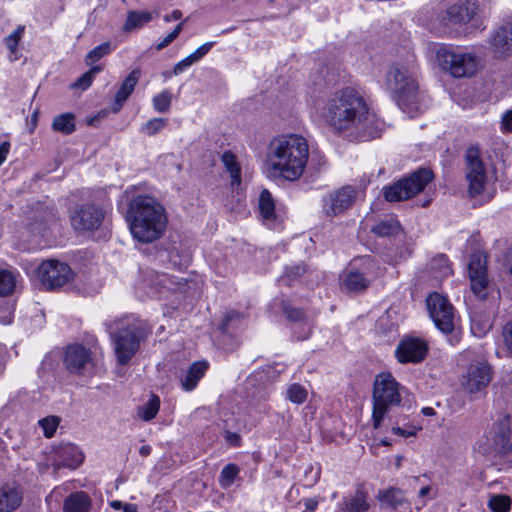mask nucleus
<instances>
[{
  "mask_svg": "<svg viewBox=\"0 0 512 512\" xmlns=\"http://www.w3.org/2000/svg\"><path fill=\"white\" fill-rule=\"evenodd\" d=\"M213 45H214V42L204 43L203 45L198 47L192 54L195 57V59H197V61H199L211 50Z\"/></svg>",
  "mask_w": 512,
  "mask_h": 512,
  "instance_id": "54",
  "label": "nucleus"
},
{
  "mask_svg": "<svg viewBox=\"0 0 512 512\" xmlns=\"http://www.w3.org/2000/svg\"><path fill=\"white\" fill-rule=\"evenodd\" d=\"M23 500V491L16 483H5L0 486V512H14Z\"/></svg>",
  "mask_w": 512,
  "mask_h": 512,
  "instance_id": "22",
  "label": "nucleus"
},
{
  "mask_svg": "<svg viewBox=\"0 0 512 512\" xmlns=\"http://www.w3.org/2000/svg\"><path fill=\"white\" fill-rule=\"evenodd\" d=\"M308 156L309 146L304 137L284 135L270 142L267 164L275 176L294 181L302 176Z\"/></svg>",
  "mask_w": 512,
  "mask_h": 512,
  "instance_id": "2",
  "label": "nucleus"
},
{
  "mask_svg": "<svg viewBox=\"0 0 512 512\" xmlns=\"http://www.w3.org/2000/svg\"><path fill=\"white\" fill-rule=\"evenodd\" d=\"M111 44L110 42H104L99 46L92 49L86 56L85 62L87 65H92L95 62L99 61L104 56L108 55L111 52Z\"/></svg>",
  "mask_w": 512,
  "mask_h": 512,
  "instance_id": "42",
  "label": "nucleus"
},
{
  "mask_svg": "<svg viewBox=\"0 0 512 512\" xmlns=\"http://www.w3.org/2000/svg\"><path fill=\"white\" fill-rule=\"evenodd\" d=\"M66 369L75 374H83L88 367H93L91 353L80 344L70 345L64 355Z\"/></svg>",
  "mask_w": 512,
  "mask_h": 512,
  "instance_id": "19",
  "label": "nucleus"
},
{
  "mask_svg": "<svg viewBox=\"0 0 512 512\" xmlns=\"http://www.w3.org/2000/svg\"><path fill=\"white\" fill-rule=\"evenodd\" d=\"M84 460V454L74 444L66 443L59 445L54 451V466L56 469L66 467L75 469L79 467Z\"/></svg>",
  "mask_w": 512,
  "mask_h": 512,
  "instance_id": "21",
  "label": "nucleus"
},
{
  "mask_svg": "<svg viewBox=\"0 0 512 512\" xmlns=\"http://www.w3.org/2000/svg\"><path fill=\"white\" fill-rule=\"evenodd\" d=\"M16 286L15 275L4 269H0V296H7L13 293Z\"/></svg>",
  "mask_w": 512,
  "mask_h": 512,
  "instance_id": "40",
  "label": "nucleus"
},
{
  "mask_svg": "<svg viewBox=\"0 0 512 512\" xmlns=\"http://www.w3.org/2000/svg\"><path fill=\"white\" fill-rule=\"evenodd\" d=\"M140 74L141 72L139 69H134L121 83L118 91L115 94V98L111 106L112 112L117 113L121 110L124 103L127 101L129 96L134 91L135 86L139 81Z\"/></svg>",
  "mask_w": 512,
  "mask_h": 512,
  "instance_id": "25",
  "label": "nucleus"
},
{
  "mask_svg": "<svg viewBox=\"0 0 512 512\" xmlns=\"http://www.w3.org/2000/svg\"><path fill=\"white\" fill-rule=\"evenodd\" d=\"M226 441L233 445V446H239L241 442V437L237 433L227 431L225 434Z\"/></svg>",
  "mask_w": 512,
  "mask_h": 512,
  "instance_id": "58",
  "label": "nucleus"
},
{
  "mask_svg": "<svg viewBox=\"0 0 512 512\" xmlns=\"http://www.w3.org/2000/svg\"><path fill=\"white\" fill-rule=\"evenodd\" d=\"M357 191L345 186L323 199V211L328 216H336L352 206Z\"/></svg>",
  "mask_w": 512,
  "mask_h": 512,
  "instance_id": "17",
  "label": "nucleus"
},
{
  "mask_svg": "<svg viewBox=\"0 0 512 512\" xmlns=\"http://www.w3.org/2000/svg\"><path fill=\"white\" fill-rule=\"evenodd\" d=\"M307 395V390L298 383L291 384L287 389L288 399L295 404L304 403L307 399Z\"/></svg>",
  "mask_w": 512,
  "mask_h": 512,
  "instance_id": "43",
  "label": "nucleus"
},
{
  "mask_svg": "<svg viewBox=\"0 0 512 512\" xmlns=\"http://www.w3.org/2000/svg\"><path fill=\"white\" fill-rule=\"evenodd\" d=\"M371 231L379 237H393L403 232L399 221L394 217H388L375 224Z\"/></svg>",
  "mask_w": 512,
  "mask_h": 512,
  "instance_id": "31",
  "label": "nucleus"
},
{
  "mask_svg": "<svg viewBox=\"0 0 512 512\" xmlns=\"http://www.w3.org/2000/svg\"><path fill=\"white\" fill-rule=\"evenodd\" d=\"M166 257L173 268L181 269L187 267L190 262V256L186 252H180L177 248H172L166 253Z\"/></svg>",
  "mask_w": 512,
  "mask_h": 512,
  "instance_id": "41",
  "label": "nucleus"
},
{
  "mask_svg": "<svg viewBox=\"0 0 512 512\" xmlns=\"http://www.w3.org/2000/svg\"><path fill=\"white\" fill-rule=\"evenodd\" d=\"M401 389V384L389 372L380 373L375 377L372 392L374 428H379L385 415L392 408L400 405Z\"/></svg>",
  "mask_w": 512,
  "mask_h": 512,
  "instance_id": "4",
  "label": "nucleus"
},
{
  "mask_svg": "<svg viewBox=\"0 0 512 512\" xmlns=\"http://www.w3.org/2000/svg\"><path fill=\"white\" fill-rule=\"evenodd\" d=\"M259 212L264 219L271 220L274 218L275 202L272 194L267 189H263L260 193Z\"/></svg>",
  "mask_w": 512,
  "mask_h": 512,
  "instance_id": "36",
  "label": "nucleus"
},
{
  "mask_svg": "<svg viewBox=\"0 0 512 512\" xmlns=\"http://www.w3.org/2000/svg\"><path fill=\"white\" fill-rule=\"evenodd\" d=\"M478 6L474 2H465L451 6L447 15L453 24L469 22L477 13Z\"/></svg>",
  "mask_w": 512,
  "mask_h": 512,
  "instance_id": "26",
  "label": "nucleus"
},
{
  "mask_svg": "<svg viewBox=\"0 0 512 512\" xmlns=\"http://www.w3.org/2000/svg\"><path fill=\"white\" fill-rule=\"evenodd\" d=\"M437 58L443 69L453 77H469L477 70V58L471 53L457 52L445 47L437 51Z\"/></svg>",
  "mask_w": 512,
  "mask_h": 512,
  "instance_id": "8",
  "label": "nucleus"
},
{
  "mask_svg": "<svg viewBox=\"0 0 512 512\" xmlns=\"http://www.w3.org/2000/svg\"><path fill=\"white\" fill-rule=\"evenodd\" d=\"M367 499L368 493L359 487L354 495L343 501L341 510L344 512H366L370 508Z\"/></svg>",
  "mask_w": 512,
  "mask_h": 512,
  "instance_id": "28",
  "label": "nucleus"
},
{
  "mask_svg": "<svg viewBox=\"0 0 512 512\" xmlns=\"http://www.w3.org/2000/svg\"><path fill=\"white\" fill-rule=\"evenodd\" d=\"M222 162L230 174L231 185H240L241 183V168L237 162L236 156L231 151H226L222 155Z\"/></svg>",
  "mask_w": 512,
  "mask_h": 512,
  "instance_id": "33",
  "label": "nucleus"
},
{
  "mask_svg": "<svg viewBox=\"0 0 512 512\" xmlns=\"http://www.w3.org/2000/svg\"><path fill=\"white\" fill-rule=\"evenodd\" d=\"M103 69L102 66H94L89 71L84 73L78 80L74 83V87L81 88L83 90L87 89L93 81L94 76L99 73Z\"/></svg>",
  "mask_w": 512,
  "mask_h": 512,
  "instance_id": "47",
  "label": "nucleus"
},
{
  "mask_svg": "<svg viewBox=\"0 0 512 512\" xmlns=\"http://www.w3.org/2000/svg\"><path fill=\"white\" fill-rule=\"evenodd\" d=\"M240 318H241V314H240V313H238V312H236V311H231V312L227 313V314H226V316H225V319H224L223 323H222V324H221V326H220V329H221L223 332H225V331L228 329V327H229V325H230V323H231L232 321H234V320H238V319H240Z\"/></svg>",
  "mask_w": 512,
  "mask_h": 512,
  "instance_id": "56",
  "label": "nucleus"
},
{
  "mask_svg": "<svg viewBox=\"0 0 512 512\" xmlns=\"http://www.w3.org/2000/svg\"><path fill=\"white\" fill-rule=\"evenodd\" d=\"M213 45H214V42L204 43L203 45L198 47L192 54L195 57V59H197V61H199L211 50Z\"/></svg>",
  "mask_w": 512,
  "mask_h": 512,
  "instance_id": "55",
  "label": "nucleus"
},
{
  "mask_svg": "<svg viewBox=\"0 0 512 512\" xmlns=\"http://www.w3.org/2000/svg\"><path fill=\"white\" fill-rule=\"evenodd\" d=\"M426 303L429 315L437 329L444 334H451L456 326V316L449 300L434 292L428 296Z\"/></svg>",
  "mask_w": 512,
  "mask_h": 512,
  "instance_id": "9",
  "label": "nucleus"
},
{
  "mask_svg": "<svg viewBox=\"0 0 512 512\" xmlns=\"http://www.w3.org/2000/svg\"><path fill=\"white\" fill-rule=\"evenodd\" d=\"M505 265L509 272L512 274V252L507 255Z\"/></svg>",
  "mask_w": 512,
  "mask_h": 512,
  "instance_id": "63",
  "label": "nucleus"
},
{
  "mask_svg": "<svg viewBox=\"0 0 512 512\" xmlns=\"http://www.w3.org/2000/svg\"><path fill=\"white\" fill-rule=\"evenodd\" d=\"M511 504V498L502 494L492 495L488 501V507L492 512H508Z\"/></svg>",
  "mask_w": 512,
  "mask_h": 512,
  "instance_id": "39",
  "label": "nucleus"
},
{
  "mask_svg": "<svg viewBox=\"0 0 512 512\" xmlns=\"http://www.w3.org/2000/svg\"><path fill=\"white\" fill-rule=\"evenodd\" d=\"M181 17H182V12L180 10L176 9V10H173L171 14H166L164 16V21L165 22L176 21V20H179Z\"/></svg>",
  "mask_w": 512,
  "mask_h": 512,
  "instance_id": "61",
  "label": "nucleus"
},
{
  "mask_svg": "<svg viewBox=\"0 0 512 512\" xmlns=\"http://www.w3.org/2000/svg\"><path fill=\"white\" fill-rule=\"evenodd\" d=\"M392 432L398 436L410 437V436H414L416 434L417 429L414 426H409L406 428L394 426V427H392Z\"/></svg>",
  "mask_w": 512,
  "mask_h": 512,
  "instance_id": "52",
  "label": "nucleus"
},
{
  "mask_svg": "<svg viewBox=\"0 0 512 512\" xmlns=\"http://www.w3.org/2000/svg\"><path fill=\"white\" fill-rule=\"evenodd\" d=\"M183 29V23H179L172 32H170L175 38L178 37V35L181 33Z\"/></svg>",
  "mask_w": 512,
  "mask_h": 512,
  "instance_id": "64",
  "label": "nucleus"
},
{
  "mask_svg": "<svg viewBox=\"0 0 512 512\" xmlns=\"http://www.w3.org/2000/svg\"><path fill=\"white\" fill-rule=\"evenodd\" d=\"M10 144L9 142H3L0 145V166L6 160L7 154L9 153Z\"/></svg>",
  "mask_w": 512,
  "mask_h": 512,
  "instance_id": "59",
  "label": "nucleus"
},
{
  "mask_svg": "<svg viewBox=\"0 0 512 512\" xmlns=\"http://www.w3.org/2000/svg\"><path fill=\"white\" fill-rule=\"evenodd\" d=\"M104 220V211L91 203L76 206L70 213L71 226L78 232L97 230Z\"/></svg>",
  "mask_w": 512,
  "mask_h": 512,
  "instance_id": "12",
  "label": "nucleus"
},
{
  "mask_svg": "<svg viewBox=\"0 0 512 512\" xmlns=\"http://www.w3.org/2000/svg\"><path fill=\"white\" fill-rule=\"evenodd\" d=\"M143 337L142 325L135 319H125L117 323L116 329L111 331L114 351L118 363L127 364L137 353Z\"/></svg>",
  "mask_w": 512,
  "mask_h": 512,
  "instance_id": "5",
  "label": "nucleus"
},
{
  "mask_svg": "<svg viewBox=\"0 0 512 512\" xmlns=\"http://www.w3.org/2000/svg\"><path fill=\"white\" fill-rule=\"evenodd\" d=\"M75 117L72 113H65L54 118L52 128L63 134H71L75 130Z\"/></svg>",
  "mask_w": 512,
  "mask_h": 512,
  "instance_id": "37",
  "label": "nucleus"
},
{
  "mask_svg": "<svg viewBox=\"0 0 512 512\" xmlns=\"http://www.w3.org/2000/svg\"><path fill=\"white\" fill-rule=\"evenodd\" d=\"M434 174L428 168H420L410 176L404 177L390 186L383 188V195L388 202L408 200L418 193L433 180Z\"/></svg>",
  "mask_w": 512,
  "mask_h": 512,
  "instance_id": "6",
  "label": "nucleus"
},
{
  "mask_svg": "<svg viewBox=\"0 0 512 512\" xmlns=\"http://www.w3.org/2000/svg\"><path fill=\"white\" fill-rule=\"evenodd\" d=\"M305 264H298L291 266L286 269V273L283 277H281L280 282L285 283L286 285H290V281L297 279L299 276L303 275L306 272Z\"/></svg>",
  "mask_w": 512,
  "mask_h": 512,
  "instance_id": "48",
  "label": "nucleus"
},
{
  "mask_svg": "<svg viewBox=\"0 0 512 512\" xmlns=\"http://www.w3.org/2000/svg\"><path fill=\"white\" fill-rule=\"evenodd\" d=\"M430 270L437 279L445 278L452 273L449 260L444 254L433 257L429 263Z\"/></svg>",
  "mask_w": 512,
  "mask_h": 512,
  "instance_id": "34",
  "label": "nucleus"
},
{
  "mask_svg": "<svg viewBox=\"0 0 512 512\" xmlns=\"http://www.w3.org/2000/svg\"><path fill=\"white\" fill-rule=\"evenodd\" d=\"M25 27L23 25L18 26L10 35L5 38V44L11 54L16 53L19 41L23 37Z\"/></svg>",
  "mask_w": 512,
  "mask_h": 512,
  "instance_id": "46",
  "label": "nucleus"
},
{
  "mask_svg": "<svg viewBox=\"0 0 512 512\" xmlns=\"http://www.w3.org/2000/svg\"><path fill=\"white\" fill-rule=\"evenodd\" d=\"M90 508L91 500L83 491L70 494L63 505L64 512H89Z\"/></svg>",
  "mask_w": 512,
  "mask_h": 512,
  "instance_id": "29",
  "label": "nucleus"
},
{
  "mask_svg": "<svg viewBox=\"0 0 512 512\" xmlns=\"http://www.w3.org/2000/svg\"><path fill=\"white\" fill-rule=\"evenodd\" d=\"M176 38L171 34L169 33L162 41H160L157 45H156V49L158 51L164 49L165 47H167L171 42H173Z\"/></svg>",
  "mask_w": 512,
  "mask_h": 512,
  "instance_id": "60",
  "label": "nucleus"
},
{
  "mask_svg": "<svg viewBox=\"0 0 512 512\" xmlns=\"http://www.w3.org/2000/svg\"><path fill=\"white\" fill-rule=\"evenodd\" d=\"M196 62H198L197 59H195V57L191 53L190 55H188L187 57L182 59L180 62H178L174 66L173 73L175 75H178V74L182 73L185 69H187L188 67H190L191 65H193Z\"/></svg>",
  "mask_w": 512,
  "mask_h": 512,
  "instance_id": "50",
  "label": "nucleus"
},
{
  "mask_svg": "<svg viewBox=\"0 0 512 512\" xmlns=\"http://www.w3.org/2000/svg\"><path fill=\"white\" fill-rule=\"evenodd\" d=\"M510 434V418L506 415L493 424L487 437L489 446L484 449V453L508 454L512 450Z\"/></svg>",
  "mask_w": 512,
  "mask_h": 512,
  "instance_id": "15",
  "label": "nucleus"
},
{
  "mask_svg": "<svg viewBox=\"0 0 512 512\" xmlns=\"http://www.w3.org/2000/svg\"><path fill=\"white\" fill-rule=\"evenodd\" d=\"M321 115L326 124L337 132H347L357 141L380 137L382 123L370 110L364 98L352 88H344L330 95Z\"/></svg>",
  "mask_w": 512,
  "mask_h": 512,
  "instance_id": "1",
  "label": "nucleus"
},
{
  "mask_svg": "<svg viewBox=\"0 0 512 512\" xmlns=\"http://www.w3.org/2000/svg\"><path fill=\"white\" fill-rule=\"evenodd\" d=\"M40 426L43 428L44 435L47 438H51L59 424V418L56 416L46 417L39 421Z\"/></svg>",
  "mask_w": 512,
  "mask_h": 512,
  "instance_id": "49",
  "label": "nucleus"
},
{
  "mask_svg": "<svg viewBox=\"0 0 512 512\" xmlns=\"http://www.w3.org/2000/svg\"><path fill=\"white\" fill-rule=\"evenodd\" d=\"M186 285L183 278H177L152 269L144 272L143 289L150 297H164L168 292L180 291Z\"/></svg>",
  "mask_w": 512,
  "mask_h": 512,
  "instance_id": "11",
  "label": "nucleus"
},
{
  "mask_svg": "<svg viewBox=\"0 0 512 512\" xmlns=\"http://www.w3.org/2000/svg\"><path fill=\"white\" fill-rule=\"evenodd\" d=\"M111 507L114 509H122L123 512H137V505L132 503L123 504L121 501L115 500L111 502Z\"/></svg>",
  "mask_w": 512,
  "mask_h": 512,
  "instance_id": "53",
  "label": "nucleus"
},
{
  "mask_svg": "<svg viewBox=\"0 0 512 512\" xmlns=\"http://www.w3.org/2000/svg\"><path fill=\"white\" fill-rule=\"evenodd\" d=\"M427 352L428 346L425 341L409 337L398 344L395 355L400 363H419L426 357Z\"/></svg>",
  "mask_w": 512,
  "mask_h": 512,
  "instance_id": "18",
  "label": "nucleus"
},
{
  "mask_svg": "<svg viewBox=\"0 0 512 512\" xmlns=\"http://www.w3.org/2000/svg\"><path fill=\"white\" fill-rule=\"evenodd\" d=\"M503 337L507 349L512 353V320L504 326Z\"/></svg>",
  "mask_w": 512,
  "mask_h": 512,
  "instance_id": "51",
  "label": "nucleus"
},
{
  "mask_svg": "<svg viewBox=\"0 0 512 512\" xmlns=\"http://www.w3.org/2000/svg\"><path fill=\"white\" fill-rule=\"evenodd\" d=\"M502 127L512 132V110L507 111L502 117Z\"/></svg>",
  "mask_w": 512,
  "mask_h": 512,
  "instance_id": "57",
  "label": "nucleus"
},
{
  "mask_svg": "<svg viewBox=\"0 0 512 512\" xmlns=\"http://www.w3.org/2000/svg\"><path fill=\"white\" fill-rule=\"evenodd\" d=\"M139 453L142 456H148L151 453V447L148 445H143L140 447Z\"/></svg>",
  "mask_w": 512,
  "mask_h": 512,
  "instance_id": "62",
  "label": "nucleus"
},
{
  "mask_svg": "<svg viewBox=\"0 0 512 512\" xmlns=\"http://www.w3.org/2000/svg\"><path fill=\"white\" fill-rule=\"evenodd\" d=\"M465 158L468 193L471 197H475L484 191L487 184L486 169L480 158V150L477 147L468 148Z\"/></svg>",
  "mask_w": 512,
  "mask_h": 512,
  "instance_id": "10",
  "label": "nucleus"
},
{
  "mask_svg": "<svg viewBox=\"0 0 512 512\" xmlns=\"http://www.w3.org/2000/svg\"><path fill=\"white\" fill-rule=\"evenodd\" d=\"M151 20H152L151 12H148L145 10L128 11L126 20L123 24V31L124 32H132L134 30L140 29V28L144 27L146 24H148Z\"/></svg>",
  "mask_w": 512,
  "mask_h": 512,
  "instance_id": "30",
  "label": "nucleus"
},
{
  "mask_svg": "<svg viewBox=\"0 0 512 512\" xmlns=\"http://www.w3.org/2000/svg\"><path fill=\"white\" fill-rule=\"evenodd\" d=\"M491 380V367L486 362L477 361L468 366L462 375L461 385L467 393L476 394L485 390Z\"/></svg>",
  "mask_w": 512,
  "mask_h": 512,
  "instance_id": "14",
  "label": "nucleus"
},
{
  "mask_svg": "<svg viewBox=\"0 0 512 512\" xmlns=\"http://www.w3.org/2000/svg\"><path fill=\"white\" fill-rule=\"evenodd\" d=\"M172 95L168 90L162 91L160 94L154 96L153 107L159 113H165L170 109Z\"/></svg>",
  "mask_w": 512,
  "mask_h": 512,
  "instance_id": "44",
  "label": "nucleus"
},
{
  "mask_svg": "<svg viewBox=\"0 0 512 512\" xmlns=\"http://www.w3.org/2000/svg\"><path fill=\"white\" fill-rule=\"evenodd\" d=\"M343 286L350 292L365 290L370 282L364 275L358 271L347 272L342 280Z\"/></svg>",
  "mask_w": 512,
  "mask_h": 512,
  "instance_id": "32",
  "label": "nucleus"
},
{
  "mask_svg": "<svg viewBox=\"0 0 512 512\" xmlns=\"http://www.w3.org/2000/svg\"><path fill=\"white\" fill-rule=\"evenodd\" d=\"M486 263V256L482 252L476 251L471 255L468 265L471 290L480 300H485L489 291Z\"/></svg>",
  "mask_w": 512,
  "mask_h": 512,
  "instance_id": "13",
  "label": "nucleus"
},
{
  "mask_svg": "<svg viewBox=\"0 0 512 512\" xmlns=\"http://www.w3.org/2000/svg\"><path fill=\"white\" fill-rule=\"evenodd\" d=\"M282 310L286 317L295 323H297L294 328V333L296 334L297 339L305 340L311 333V323L305 317L302 310L298 308L292 307L289 303L283 302Z\"/></svg>",
  "mask_w": 512,
  "mask_h": 512,
  "instance_id": "24",
  "label": "nucleus"
},
{
  "mask_svg": "<svg viewBox=\"0 0 512 512\" xmlns=\"http://www.w3.org/2000/svg\"><path fill=\"white\" fill-rule=\"evenodd\" d=\"M386 87L401 107L412 103L416 98V81L404 65L395 64L389 69L386 75Z\"/></svg>",
  "mask_w": 512,
  "mask_h": 512,
  "instance_id": "7",
  "label": "nucleus"
},
{
  "mask_svg": "<svg viewBox=\"0 0 512 512\" xmlns=\"http://www.w3.org/2000/svg\"><path fill=\"white\" fill-rule=\"evenodd\" d=\"M167 124L164 118H153L146 122L140 129V131L148 136H153L161 131Z\"/></svg>",
  "mask_w": 512,
  "mask_h": 512,
  "instance_id": "45",
  "label": "nucleus"
},
{
  "mask_svg": "<svg viewBox=\"0 0 512 512\" xmlns=\"http://www.w3.org/2000/svg\"><path fill=\"white\" fill-rule=\"evenodd\" d=\"M208 367L205 361H196L190 365L185 374L180 378L181 386L185 391H192L204 376Z\"/></svg>",
  "mask_w": 512,
  "mask_h": 512,
  "instance_id": "27",
  "label": "nucleus"
},
{
  "mask_svg": "<svg viewBox=\"0 0 512 512\" xmlns=\"http://www.w3.org/2000/svg\"><path fill=\"white\" fill-rule=\"evenodd\" d=\"M490 46L495 57H506L512 53V26H502L490 38Z\"/></svg>",
  "mask_w": 512,
  "mask_h": 512,
  "instance_id": "23",
  "label": "nucleus"
},
{
  "mask_svg": "<svg viewBox=\"0 0 512 512\" xmlns=\"http://www.w3.org/2000/svg\"><path fill=\"white\" fill-rule=\"evenodd\" d=\"M38 275L43 285L50 289L62 287L73 278L71 268L66 263L55 260L43 262L38 268Z\"/></svg>",
  "mask_w": 512,
  "mask_h": 512,
  "instance_id": "16",
  "label": "nucleus"
},
{
  "mask_svg": "<svg viewBox=\"0 0 512 512\" xmlns=\"http://www.w3.org/2000/svg\"><path fill=\"white\" fill-rule=\"evenodd\" d=\"M126 218L132 236L142 243L158 240L167 225L163 206L149 196H137L132 199Z\"/></svg>",
  "mask_w": 512,
  "mask_h": 512,
  "instance_id": "3",
  "label": "nucleus"
},
{
  "mask_svg": "<svg viewBox=\"0 0 512 512\" xmlns=\"http://www.w3.org/2000/svg\"><path fill=\"white\" fill-rule=\"evenodd\" d=\"M240 469L234 463H229L225 465L219 476V484L223 489L229 488L235 481L237 475L239 474Z\"/></svg>",
  "mask_w": 512,
  "mask_h": 512,
  "instance_id": "38",
  "label": "nucleus"
},
{
  "mask_svg": "<svg viewBox=\"0 0 512 512\" xmlns=\"http://www.w3.org/2000/svg\"><path fill=\"white\" fill-rule=\"evenodd\" d=\"M160 409V399L157 395H152L151 398L144 403L142 406L138 407L137 415L143 421H151L156 417Z\"/></svg>",
  "mask_w": 512,
  "mask_h": 512,
  "instance_id": "35",
  "label": "nucleus"
},
{
  "mask_svg": "<svg viewBox=\"0 0 512 512\" xmlns=\"http://www.w3.org/2000/svg\"><path fill=\"white\" fill-rule=\"evenodd\" d=\"M376 498L381 503L382 507L398 510L399 512H419L425 505V502H423L422 506L416 507L414 510L405 497L404 492L395 487L380 490Z\"/></svg>",
  "mask_w": 512,
  "mask_h": 512,
  "instance_id": "20",
  "label": "nucleus"
}]
</instances>
